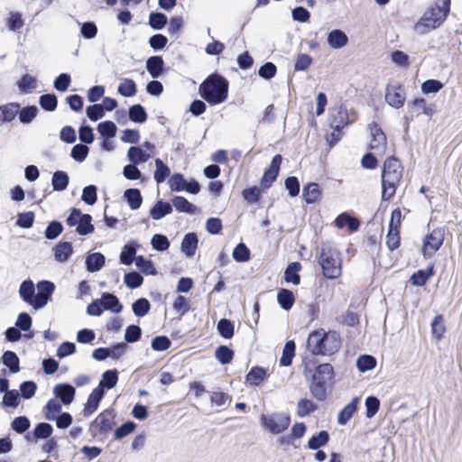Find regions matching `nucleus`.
<instances>
[{
    "label": "nucleus",
    "mask_w": 462,
    "mask_h": 462,
    "mask_svg": "<svg viewBox=\"0 0 462 462\" xmlns=\"http://www.w3.org/2000/svg\"><path fill=\"white\" fill-rule=\"evenodd\" d=\"M402 173L403 168L397 158L391 156L384 161L381 174L382 199L383 201L390 200L395 195Z\"/></svg>",
    "instance_id": "obj_1"
},
{
    "label": "nucleus",
    "mask_w": 462,
    "mask_h": 462,
    "mask_svg": "<svg viewBox=\"0 0 462 462\" xmlns=\"http://www.w3.org/2000/svg\"><path fill=\"white\" fill-rule=\"evenodd\" d=\"M341 346L339 334L336 331L311 332L307 340V347L313 355L331 356L338 352Z\"/></svg>",
    "instance_id": "obj_2"
},
{
    "label": "nucleus",
    "mask_w": 462,
    "mask_h": 462,
    "mask_svg": "<svg viewBox=\"0 0 462 462\" xmlns=\"http://www.w3.org/2000/svg\"><path fill=\"white\" fill-rule=\"evenodd\" d=\"M199 95L210 105L221 104L227 98L228 82L222 76H209L201 83Z\"/></svg>",
    "instance_id": "obj_3"
},
{
    "label": "nucleus",
    "mask_w": 462,
    "mask_h": 462,
    "mask_svg": "<svg viewBox=\"0 0 462 462\" xmlns=\"http://www.w3.org/2000/svg\"><path fill=\"white\" fill-rule=\"evenodd\" d=\"M450 0H444L443 7L438 5L429 7L413 27L419 34H427L439 27L449 13Z\"/></svg>",
    "instance_id": "obj_4"
},
{
    "label": "nucleus",
    "mask_w": 462,
    "mask_h": 462,
    "mask_svg": "<svg viewBox=\"0 0 462 462\" xmlns=\"http://www.w3.org/2000/svg\"><path fill=\"white\" fill-rule=\"evenodd\" d=\"M333 378L334 368L330 364L319 365L310 384L312 396L318 401H325L328 396V386L332 383Z\"/></svg>",
    "instance_id": "obj_5"
},
{
    "label": "nucleus",
    "mask_w": 462,
    "mask_h": 462,
    "mask_svg": "<svg viewBox=\"0 0 462 462\" xmlns=\"http://www.w3.org/2000/svg\"><path fill=\"white\" fill-rule=\"evenodd\" d=\"M319 264L326 278L333 280L341 275L342 268L339 254L328 243L322 244Z\"/></svg>",
    "instance_id": "obj_6"
},
{
    "label": "nucleus",
    "mask_w": 462,
    "mask_h": 462,
    "mask_svg": "<svg viewBox=\"0 0 462 462\" xmlns=\"http://www.w3.org/2000/svg\"><path fill=\"white\" fill-rule=\"evenodd\" d=\"M263 427L272 434H280L285 431L290 423L291 417L285 413L275 412L269 415L261 416Z\"/></svg>",
    "instance_id": "obj_7"
},
{
    "label": "nucleus",
    "mask_w": 462,
    "mask_h": 462,
    "mask_svg": "<svg viewBox=\"0 0 462 462\" xmlns=\"http://www.w3.org/2000/svg\"><path fill=\"white\" fill-rule=\"evenodd\" d=\"M115 424L114 411L106 410L91 422L89 430L93 437L106 436L113 430Z\"/></svg>",
    "instance_id": "obj_8"
},
{
    "label": "nucleus",
    "mask_w": 462,
    "mask_h": 462,
    "mask_svg": "<svg viewBox=\"0 0 462 462\" xmlns=\"http://www.w3.org/2000/svg\"><path fill=\"white\" fill-rule=\"evenodd\" d=\"M330 126L337 132L336 141L341 138V130L349 124L347 109L342 104L335 106L329 111Z\"/></svg>",
    "instance_id": "obj_9"
},
{
    "label": "nucleus",
    "mask_w": 462,
    "mask_h": 462,
    "mask_svg": "<svg viewBox=\"0 0 462 462\" xmlns=\"http://www.w3.org/2000/svg\"><path fill=\"white\" fill-rule=\"evenodd\" d=\"M385 102L393 108H401L406 100L405 91L399 82H391L385 88Z\"/></svg>",
    "instance_id": "obj_10"
},
{
    "label": "nucleus",
    "mask_w": 462,
    "mask_h": 462,
    "mask_svg": "<svg viewBox=\"0 0 462 462\" xmlns=\"http://www.w3.org/2000/svg\"><path fill=\"white\" fill-rule=\"evenodd\" d=\"M445 231L442 227L433 229L423 241V254L431 255L436 253L444 242Z\"/></svg>",
    "instance_id": "obj_11"
},
{
    "label": "nucleus",
    "mask_w": 462,
    "mask_h": 462,
    "mask_svg": "<svg viewBox=\"0 0 462 462\" xmlns=\"http://www.w3.org/2000/svg\"><path fill=\"white\" fill-rule=\"evenodd\" d=\"M369 127L372 136L369 148L374 151L377 155H384L387 145L386 135L376 123L371 124Z\"/></svg>",
    "instance_id": "obj_12"
},
{
    "label": "nucleus",
    "mask_w": 462,
    "mask_h": 462,
    "mask_svg": "<svg viewBox=\"0 0 462 462\" xmlns=\"http://www.w3.org/2000/svg\"><path fill=\"white\" fill-rule=\"evenodd\" d=\"M38 293L35 296L34 309L40 310L47 305L51 299L55 285L50 281H41L37 284Z\"/></svg>",
    "instance_id": "obj_13"
},
{
    "label": "nucleus",
    "mask_w": 462,
    "mask_h": 462,
    "mask_svg": "<svg viewBox=\"0 0 462 462\" xmlns=\"http://www.w3.org/2000/svg\"><path fill=\"white\" fill-rule=\"evenodd\" d=\"M282 162V157L281 154H276L273 158L269 169L264 171L263 176L261 180V187L263 189H269L273 182L276 180Z\"/></svg>",
    "instance_id": "obj_14"
},
{
    "label": "nucleus",
    "mask_w": 462,
    "mask_h": 462,
    "mask_svg": "<svg viewBox=\"0 0 462 462\" xmlns=\"http://www.w3.org/2000/svg\"><path fill=\"white\" fill-rule=\"evenodd\" d=\"M53 394L56 399H60L64 405H69L76 394L75 388L69 383H58L53 388Z\"/></svg>",
    "instance_id": "obj_15"
},
{
    "label": "nucleus",
    "mask_w": 462,
    "mask_h": 462,
    "mask_svg": "<svg viewBox=\"0 0 462 462\" xmlns=\"http://www.w3.org/2000/svg\"><path fill=\"white\" fill-rule=\"evenodd\" d=\"M104 394L105 391L101 387H97L91 392L83 410L85 417L90 416L97 410Z\"/></svg>",
    "instance_id": "obj_16"
},
{
    "label": "nucleus",
    "mask_w": 462,
    "mask_h": 462,
    "mask_svg": "<svg viewBox=\"0 0 462 462\" xmlns=\"http://www.w3.org/2000/svg\"><path fill=\"white\" fill-rule=\"evenodd\" d=\"M348 36L340 29H334L328 33L327 42L331 49H343L348 44Z\"/></svg>",
    "instance_id": "obj_17"
},
{
    "label": "nucleus",
    "mask_w": 462,
    "mask_h": 462,
    "mask_svg": "<svg viewBox=\"0 0 462 462\" xmlns=\"http://www.w3.org/2000/svg\"><path fill=\"white\" fill-rule=\"evenodd\" d=\"M106 258L101 253H92L87 255L85 260L86 269L89 273L98 272L103 268Z\"/></svg>",
    "instance_id": "obj_18"
},
{
    "label": "nucleus",
    "mask_w": 462,
    "mask_h": 462,
    "mask_svg": "<svg viewBox=\"0 0 462 462\" xmlns=\"http://www.w3.org/2000/svg\"><path fill=\"white\" fill-rule=\"evenodd\" d=\"M100 300L104 310H110L114 313H119L123 310V305L119 299L112 293L103 292Z\"/></svg>",
    "instance_id": "obj_19"
},
{
    "label": "nucleus",
    "mask_w": 462,
    "mask_h": 462,
    "mask_svg": "<svg viewBox=\"0 0 462 462\" xmlns=\"http://www.w3.org/2000/svg\"><path fill=\"white\" fill-rule=\"evenodd\" d=\"M35 288L32 280L23 281L19 288L20 297L34 308Z\"/></svg>",
    "instance_id": "obj_20"
},
{
    "label": "nucleus",
    "mask_w": 462,
    "mask_h": 462,
    "mask_svg": "<svg viewBox=\"0 0 462 462\" xmlns=\"http://www.w3.org/2000/svg\"><path fill=\"white\" fill-rule=\"evenodd\" d=\"M54 258L57 262L64 263L73 253L70 242H59L53 248Z\"/></svg>",
    "instance_id": "obj_21"
},
{
    "label": "nucleus",
    "mask_w": 462,
    "mask_h": 462,
    "mask_svg": "<svg viewBox=\"0 0 462 462\" xmlns=\"http://www.w3.org/2000/svg\"><path fill=\"white\" fill-rule=\"evenodd\" d=\"M199 239L195 233H188L184 236L181 242V251L188 256L191 257L195 254L198 247Z\"/></svg>",
    "instance_id": "obj_22"
},
{
    "label": "nucleus",
    "mask_w": 462,
    "mask_h": 462,
    "mask_svg": "<svg viewBox=\"0 0 462 462\" xmlns=\"http://www.w3.org/2000/svg\"><path fill=\"white\" fill-rule=\"evenodd\" d=\"M172 212V206L167 201L158 200L150 209V216L154 220H160Z\"/></svg>",
    "instance_id": "obj_23"
},
{
    "label": "nucleus",
    "mask_w": 462,
    "mask_h": 462,
    "mask_svg": "<svg viewBox=\"0 0 462 462\" xmlns=\"http://www.w3.org/2000/svg\"><path fill=\"white\" fill-rule=\"evenodd\" d=\"M163 67L164 61L161 56H152L146 60V69L153 79L162 74Z\"/></svg>",
    "instance_id": "obj_24"
},
{
    "label": "nucleus",
    "mask_w": 462,
    "mask_h": 462,
    "mask_svg": "<svg viewBox=\"0 0 462 462\" xmlns=\"http://www.w3.org/2000/svg\"><path fill=\"white\" fill-rule=\"evenodd\" d=\"M171 202V206L174 207L178 212L192 215L198 211L197 207L182 196H175Z\"/></svg>",
    "instance_id": "obj_25"
},
{
    "label": "nucleus",
    "mask_w": 462,
    "mask_h": 462,
    "mask_svg": "<svg viewBox=\"0 0 462 462\" xmlns=\"http://www.w3.org/2000/svg\"><path fill=\"white\" fill-rule=\"evenodd\" d=\"M358 402L359 399L356 397L351 401V402H349L340 411L337 416V423L339 425H346L348 422V420L353 417V415L357 410Z\"/></svg>",
    "instance_id": "obj_26"
},
{
    "label": "nucleus",
    "mask_w": 462,
    "mask_h": 462,
    "mask_svg": "<svg viewBox=\"0 0 462 462\" xmlns=\"http://www.w3.org/2000/svg\"><path fill=\"white\" fill-rule=\"evenodd\" d=\"M320 195L319 186L315 182H310L303 187L302 197L308 204L315 203L319 199Z\"/></svg>",
    "instance_id": "obj_27"
},
{
    "label": "nucleus",
    "mask_w": 462,
    "mask_h": 462,
    "mask_svg": "<svg viewBox=\"0 0 462 462\" xmlns=\"http://www.w3.org/2000/svg\"><path fill=\"white\" fill-rule=\"evenodd\" d=\"M124 197L125 198L129 208L132 210L138 209L143 202L141 191L138 189H128L125 191Z\"/></svg>",
    "instance_id": "obj_28"
},
{
    "label": "nucleus",
    "mask_w": 462,
    "mask_h": 462,
    "mask_svg": "<svg viewBox=\"0 0 462 462\" xmlns=\"http://www.w3.org/2000/svg\"><path fill=\"white\" fill-rule=\"evenodd\" d=\"M69 182V177L66 171H57L53 173L51 179L52 189L55 191H63L67 189Z\"/></svg>",
    "instance_id": "obj_29"
},
{
    "label": "nucleus",
    "mask_w": 462,
    "mask_h": 462,
    "mask_svg": "<svg viewBox=\"0 0 462 462\" xmlns=\"http://www.w3.org/2000/svg\"><path fill=\"white\" fill-rule=\"evenodd\" d=\"M359 225H360L359 221L356 218L352 217L346 212L340 214L336 218V226L338 228H343L344 226H346L350 231L355 232L358 229Z\"/></svg>",
    "instance_id": "obj_30"
},
{
    "label": "nucleus",
    "mask_w": 462,
    "mask_h": 462,
    "mask_svg": "<svg viewBox=\"0 0 462 462\" xmlns=\"http://www.w3.org/2000/svg\"><path fill=\"white\" fill-rule=\"evenodd\" d=\"M118 381V372L116 369L106 370L102 374V379L97 387H101L105 391L114 388Z\"/></svg>",
    "instance_id": "obj_31"
},
{
    "label": "nucleus",
    "mask_w": 462,
    "mask_h": 462,
    "mask_svg": "<svg viewBox=\"0 0 462 462\" xmlns=\"http://www.w3.org/2000/svg\"><path fill=\"white\" fill-rule=\"evenodd\" d=\"M117 92L124 97H131L136 95L137 87L132 79H123L117 87Z\"/></svg>",
    "instance_id": "obj_32"
},
{
    "label": "nucleus",
    "mask_w": 462,
    "mask_h": 462,
    "mask_svg": "<svg viewBox=\"0 0 462 462\" xmlns=\"http://www.w3.org/2000/svg\"><path fill=\"white\" fill-rule=\"evenodd\" d=\"M277 301L284 310H290L295 301L294 294L288 289H281L277 293Z\"/></svg>",
    "instance_id": "obj_33"
},
{
    "label": "nucleus",
    "mask_w": 462,
    "mask_h": 462,
    "mask_svg": "<svg viewBox=\"0 0 462 462\" xmlns=\"http://www.w3.org/2000/svg\"><path fill=\"white\" fill-rule=\"evenodd\" d=\"M138 245L135 242H130L126 244L121 254H120V262L125 265H131L135 260V254Z\"/></svg>",
    "instance_id": "obj_34"
},
{
    "label": "nucleus",
    "mask_w": 462,
    "mask_h": 462,
    "mask_svg": "<svg viewBox=\"0 0 462 462\" xmlns=\"http://www.w3.org/2000/svg\"><path fill=\"white\" fill-rule=\"evenodd\" d=\"M301 269V264L298 262L291 263L284 272V280L287 282H291L294 285H298L300 282V277L299 271Z\"/></svg>",
    "instance_id": "obj_35"
},
{
    "label": "nucleus",
    "mask_w": 462,
    "mask_h": 462,
    "mask_svg": "<svg viewBox=\"0 0 462 462\" xmlns=\"http://www.w3.org/2000/svg\"><path fill=\"white\" fill-rule=\"evenodd\" d=\"M318 408L319 406L311 400L306 398L300 399L297 403V415L300 418L307 417L316 411Z\"/></svg>",
    "instance_id": "obj_36"
},
{
    "label": "nucleus",
    "mask_w": 462,
    "mask_h": 462,
    "mask_svg": "<svg viewBox=\"0 0 462 462\" xmlns=\"http://www.w3.org/2000/svg\"><path fill=\"white\" fill-rule=\"evenodd\" d=\"M2 363L7 366L11 373L16 374L20 371V361L17 355L10 350L4 352Z\"/></svg>",
    "instance_id": "obj_37"
},
{
    "label": "nucleus",
    "mask_w": 462,
    "mask_h": 462,
    "mask_svg": "<svg viewBox=\"0 0 462 462\" xmlns=\"http://www.w3.org/2000/svg\"><path fill=\"white\" fill-rule=\"evenodd\" d=\"M129 119L136 124H143L147 120V113L142 105L136 104L129 107Z\"/></svg>",
    "instance_id": "obj_38"
},
{
    "label": "nucleus",
    "mask_w": 462,
    "mask_h": 462,
    "mask_svg": "<svg viewBox=\"0 0 462 462\" xmlns=\"http://www.w3.org/2000/svg\"><path fill=\"white\" fill-rule=\"evenodd\" d=\"M127 156L129 161L136 165L146 162L150 159V155L138 146H131L128 149Z\"/></svg>",
    "instance_id": "obj_39"
},
{
    "label": "nucleus",
    "mask_w": 462,
    "mask_h": 462,
    "mask_svg": "<svg viewBox=\"0 0 462 462\" xmlns=\"http://www.w3.org/2000/svg\"><path fill=\"white\" fill-rule=\"evenodd\" d=\"M266 376V370L260 366L253 367L246 374L245 380L251 385H259Z\"/></svg>",
    "instance_id": "obj_40"
},
{
    "label": "nucleus",
    "mask_w": 462,
    "mask_h": 462,
    "mask_svg": "<svg viewBox=\"0 0 462 462\" xmlns=\"http://www.w3.org/2000/svg\"><path fill=\"white\" fill-rule=\"evenodd\" d=\"M295 343L293 340H289L285 343L283 347L282 356L280 358V365L289 366L292 363V358L295 356Z\"/></svg>",
    "instance_id": "obj_41"
},
{
    "label": "nucleus",
    "mask_w": 462,
    "mask_h": 462,
    "mask_svg": "<svg viewBox=\"0 0 462 462\" xmlns=\"http://www.w3.org/2000/svg\"><path fill=\"white\" fill-rule=\"evenodd\" d=\"M329 440V434L327 430H321L317 435H313L308 441V448L317 450L325 446Z\"/></svg>",
    "instance_id": "obj_42"
},
{
    "label": "nucleus",
    "mask_w": 462,
    "mask_h": 462,
    "mask_svg": "<svg viewBox=\"0 0 462 462\" xmlns=\"http://www.w3.org/2000/svg\"><path fill=\"white\" fill-rule=\"evenodd\" d=\"M0 111L2 116V122L7 123L14 120L19 112V105L14 103H9L4 106H0Z\"/></svg>",
    "instance_id": "obj_43"
},
{
    "label": "nucleus",
    "mask_w": 462,
    "mask_h": 462,
    "mask_svg": "<svg viewBox=\"0 0 462 462\" xmlns=\"http://www.w3.org/2000/svg\"><path fill=\"white\" fill-rule=\"evenodd\" d=\"M408 108L411 112H416V116L420 115L419 110H421V113L426 116H431L433 113V108L426 105L424 98L413 99L411 103L408 104Z\"/></svg>",
    "instance_id": "obj_44"
},
{
    "label": "nucleus",
    "mask_w": 462,
    "mask_h": 462,
    "mask_svg": "<svg viewBox=\"0 0 462 462\" xmlns=\"http://www.w3.org/2000/svg\"><path fill=\"white\" fill-rule=\"evenodd\" d=\"M217 331L225 339H230L234 336L235 326L230 319H221L217 323Z\"/></svg>",
    "instance_id": "obj_45"
},
{
    "label": "nucleus",
    "mask_w": 462,
    "mask_h": 462,
    "mask_svg": "<svg viewBox=\"0 0 462 462\" xmlns=\"http://www.w3.org/2000/svg\"><path fill=\"white\" fill-rule=\"evenodd\" d=\"M215 357L221 365H227L234 357V351L227 346L221 345L217 347Z\"/></svg>",
    "instance_id": "obj_46"
},
{
    "label": "nucleus",
    "mask_w": 462,
    "mask_h": 462,
    "mask_svg": "<svg viewBox=\"0 0 462 462\" xmlns=\"http://www.w3.org/2000/svg\"><path fill=\"white\" fill-rule=\"evenodd\" d=\"M61 411V404L57 399H51L44 407V417L48 420H54L56 416Z\"/></svg>",
    "instance_id": "obj_47"
},
{
    "label": "nucleus",
    "mask_w": 462,
    "mask_h": 462,
    "mask_svg": "<svg viewBox=\"0 0 462 462\" xmlns=\"http://www.w3.org/2000/svg\"><path fill=\"white\" fill-rule=\"evenodd\" d=\"M135 265L146 275H155L157 273L153 263L151 260L145 259L143 255L135 257Z\"/></svg>",
    "instance_id": "obj_48"
},
{
    "label": "nucleus",
    "mask_w": 462,
    "mask_h": 462,
    "mask_svg": "<svg viewBox=\"0 0 462 462\" xmlns=\"http://www.w3.org/2000/svg\"><path fill=\"white\" fill-rule=\"evenodd\" d=\"M168 23L167 16L159 12H152L149 14V22L148 24L153 29V30H162L165 27V25Z\"/></svg>",
    "instance_id": "obj_49"
},
{
    "label": "nucleus",
    "mask_w": 462,
    "mask_h": 462,
    "mask_svg": "<svg viewBox=\"0 0 462 462\" xmlns=\"http://www.w3.org/2000/svg\"><path fill=\"white\" fill-rule=\"evenodd\" d=\"M97 131L104 138L110 139L116 136L117 127L114 122L106 120L98 124Z\"/></svg>",
    "instance_id": "obj_50"
},
{
    "label": "nucleus",
    "mask_w": 462,
    "mask_h": 462,
    "mask_svg": "<svg viewBox=\"0 0 462 462\" xmlns=\"http://www.w3.org/2000/svg\"><path fill=\"white\" fill-rule=\"evenodd\" d=\"M156 170L154 171V180L160 184L162 183L166 178L170 175V168L161 160L156 159L155 162Z\"/></svg>",
    "instance_id": "obj_51"
},
{
    "label": "nucleus",
    "mask_w": 462,
    "mask_h": 462,
    "mask_svg": "<svg viewBox=\"0 0 462 462\" xmlns=\"http://www.w3.org/2000/svg\"><path fill=\"white\" fill-rule=\"evenodd\" d=\"M375 365L376 359L373 356L363 355L356 360V367L362 373L374 369Z\"/></svg>",
    "instance_id": "obj_52"
},
{
    "label": "nucleus",
    "mask_w": 462,
    "mask_h": 462,
    "mask_svg": "<svg viewBox=\"0 0 462 462\" xmlns=\"http://www.w3.org/2000/svg\"><path fill=\"white\" fill-rule=\"evenodd\" d=\"M39 104L45 111L52 112L57 108V97L54 94H43L39 98Z\"/></svg>",
    "instance_id": "obj_53"
},
{
    "label": "nucleus",
    "mask_w": 462,
    "mask_h": 462,
    "mask_svg": "<svg viewBox=\"0 0 462 462\" xmlns=\"http://www.w3.org/2000/svg\"><path fill=\"white\" fill-rule=\"evenodd\" d=\"M151 309L149 300L145 298H140L132 304V310L135 316L143 317Z\"/></svg>",
    "instance_id": "obj_54"
},
{
    "label": "nucleus",
    "mask_w": 462,
    "mask_h": 462,
    "mask_svg": "<svg viewBox=\"0 0 462 462\" xmlns=\"http://www.w3.org/2000/svg\"><path fill=\"white\" fill-rule=\"evenodd\" d=\"M92 217L89 214H85L80 220V223L76 227V232L80 236H87L94 232V226L91 223Z\"/></svg>",
    "instance_id": "obj_55"
},
{
    "label": "nucleus",
    "mask_w": 462,
    "mask_h": 462,
    "mask_svg": "<svg viewBox=\"0 0 462 462\" xmlns=\"http://www.w3.org/2000/svg\"><path fill=\"white\" fill-rule=\"evenodd\" d=\"M431 334L436 339H440L446 330L442 315H437L431 321Z\"/></svg>",
    "instance_id": "obj_56"
},
{
    "label": "nucleus",
    "mask_w": 462,
    "mask_h": 462,
    "mask_svg": "<svg viewBox=\"0 0 462 462\" xmlns=\"http://www.w3.org/2000/svg\"><path fill=\"white\" fill-rule=\"evenodd\" d=\"M232 256L237 263H245L250 259V251L244 243H239L234 248Z\"/></svg>",
    "instance_id": "obj_57"
},
{
    "label": "nucleus",
    "mask_w": 462,
    "mask_h": 462,
    "mask_svg": "<svg viewBox=\"0 0 462 462\" xmlns=\"http://www.w3.org/2000/svg\"><path fill=\"white\" fill-rule=\"evenodd\" d=\"M151 245L155 251L164 252L170 247V241L166 236L155 234L152 237Z\"/></svg>",
    "instance_id": "obj_58"
},
{
    "label": "nucleus",
    "mask_w": 462,
    "mask_h": 462,
    "mask_svg": "<svg viewBox=\"0 0 462 462\" xmlns=\"http://www.w3.org/2000/svg\"><path fill=\"white\" fill-rule=\"evenodd\" d=\"M63 231V226L60 221L50 222L44 231V236L49 240L57 238Z\"/></svg>",
    "instance_id": "obj_59"
},
{
    "label": "nucleus",
    "mask_w": 462,
    "mask_h": 462,
    "mask_svg": "<svg viewBox=\"0 0 462 462\" xmlns=\"http://www.w3.org/2000/svg\"><path fill=\"white\" fill-rule=\"evenodd\" d=\"M124 282L128 288L136 289L143 284V278L139 273L133 271L125 274Z\"/></svg>",
    "instance_id": "obj_60"
},
{
    "label": "nucleus",
    "mask_w": 462,
    "mask_h": 462,
    "mask_svg": "<svg viewBox=\"0 0 462 462\" xmlns=\"http://www.w3.org/2000/svg\"><path fill=\"white\" fill-rule=\"evenodd\" d=\"M36 79L30 74L23 75L17 83L19 89L23 93L31 92V90L36 88Z\"/></svg>",
    "instance_id": "obj_61"
},
{
    "label": "nucleus",
    "mask_w": 462,
    "mask_h": 462,
    "mask_svg": "<svg viewBox=\"0 0 462 462\" xmlns=\"http://www.w3.org/2000/svg\"><path fill=\"white\" fill-rule=\"evenodd\" d=\"M81 199L89 206L94 205L97 200V189L95 185L86 186L82 190Z\"/></svg>",
    "instance_id": "obj_62"
},
{
    "label": "nucleus",
    "mask_w": 462,
    "mask_h": 462,
    "mask_svg": "<svg viewBox=\"0 0 462 462\" xmlns=\"http://www.w3.org/2000/svg\"><path fill=\"white\" fill-rule=\"evenodd\" d=\"M31 422L25 416L16 417L11 423L12 430L18 434L24 433L27 430H29Z\"/></svg>",
    "instance_id": "obj_63"
},
{
    "label": "nucleus",
    "mask_w": 462,
    "mask_h": 462,
    "mask_svg": "<svg viewBox=\"0 0 462 462\" xmlns=\"http://www.w3.org/2000/svg\"><path fill=\"white\" fill-rule=\"evenodd\" d=\"M187 186V180L180 173H174L169 179V187L172 191H182Z\"/></svg>",
    "instance_id": "obj_64"
}]
</instances>
